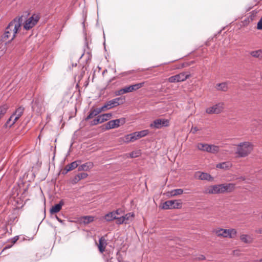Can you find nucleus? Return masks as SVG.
<instances>
[{
    "mask_svg": "<svg viewBox=\"0 0 262 262\" xmlns=\"http://www.w3.org/2000/svg\"><path fill=\"white\" fill-rule=\"evenodd\" d=\"M23 20V16H20L11 21L5 29L2 40L3 41H11L13 40L18 30L20 28Z\"/></svg>",
    "mask_w": 262,
    "mask_h": 262,
    "instance_id": "1",
    "label": "nucleus"
},
{
    "mask_svg": "<svg viewBox=\"0 0 262 262\" xmlns=\"http://www.w3.org/2000/svg\"><path fill=\"white\" fill-rule=\"evenodd\" d=\"M253 145L249 142H244L237 145L235 154L238 158L248 156L253 150Z\"/></svg>",
    "mask_w": 262,
    "mask_h": 262,
    "instance_id": "2",
    "label": "nucleus"
},
{
    "mask_svg": "<svg viewBox=\"0 0 262 262\" xmlns=\"http://www.w3.org/2000/svg\"><path fill=\"white\" fill-rule=\"evenodd\" d=\"M213 232L219 237H228L230 238H233L237 234V231L234 229H225L219 228L214 230Z\"/></svg>",
    "mask_w": 262,
    "mask_h": 262,
    "instance_id": "3",
    "label": "nucleus"
},
{
    "mask_svg": "<svg viewBox=\"0 0 262 262\" xmlns=\"http://www.w3.org/2000/svg\"><path fill=\"white\" fill-rule=\"evenodd\" d=\"M125 101V98L122 97H117L110 101H107L102 107L103 111H105L113 107H116L120 104H122Z\"/></svg>",
    "mask_w": 262,
    "mask_h": 262,
    "instance_id": "4",
    "label": "nucleus"
},
{
    "mask_svg": "<svg viewBox=\"0 0 262 262\" xmlns=\"http://www.w3.org/2000/svg\"><path fill=\"white\" fill-rule=\"evenodd\" d=\"M182 207L180 200H169L165 202L162 206L163 209H179Z\"/></svg>",
    "mask_w": 262,
    "mask_h": 262,
    "instance_id": "5",
    "label": "nucleus"
},
{
    "mask_svg": "<svg viewBox=\"0 0 262 262\" xmlns=\"http://www.w3.org/2000/svg\"><path fill=\"white\" fill-rule=\"evenodd\" d=\"M112 116L111 113H106L102 115H99L96 118L91 121L90 124L91 126L97 125L99 123H102L105 121L108 120Z\"/></svg>",
    "mask_w": 262,
    "mask_h": 262,
    "instance_id": "6",
    "label": "nucleus"
},
{
    "mask_svg": "<svg viewBox=\"0 0 262 262\" xmlns=\"http://www.w3.org/2000/svg\"><path fill=\"white\" fill-rule=\"evenodd\" d=\"M190 77V75L186 73H181L168 78V81L170 83L182 82L186 80Z\"/></svg>",
    "mask_w": 262,
    "mask_h": 262,
    "instance_id": "7",
    "label": "nucleus"
},
{
    "mask_svg": "<svg viewBox=\"0 0 262 262\" xmlns=\"http://www.w3.org/2000/svg\"><path fill=\"white\" fill-rule=\"evenodd\" d=\"M206 194L224 193L223 184L214 185L206 189L204 191Z\"/></svg>",
    "mask_w": 262,
    "mask_h": 262,
    "instance_id": "8",
    "label": "nucleus"
},
{
    "mask_svg": "<svg viewBox=\"0 0 262 262\" xmlns=\"http://www.w3.org/2000/svg\"><path fill=\"white\" fill-rule=\"evenodd\" d=\"M224 108V103L220 102L213 106L207 108L206 110V112L209 114H219L221 113Z\"/></svg>",
    "mask_w": 262,
    "mask_h": 262,
    "instance_id": "9",
    "label": "nucleus"
},
{
    "mask_svg": "<svg viewBox=\"0 0 262 262\" xmlns=\"http://www.w3.org/2000/svg\"><path fill=\"white\" fill-rule=\"evenodd\" d=\"M169 125V121L168 119H157L155 120L153 122L150 124V127L152 128H160L163 126H168Z\"/></svg>",
    "mask_w": 262,
    "mask_h": 262,
    "instance_id": "10",
    "label": "nucleus"
},
{
    "mask_svg": "<svg viewBox=\"0 0 262 262\" xmlns=\"http://www.w3.org/2000/svg\"><path fill=\"white\" fill-rule=\"evenodd\" d=\"M39 19V17L38 15L36 14L33 15L26 20L24 25V28L26 30H29L31 29L37 24Z\"/></svg>",
    "mask_w": 262,
    "mask_h": 262,
    "instance_id": "11",
    "label": "nucleus"
},
{
    "mask_svg": "<svg viewBox=\"0 0 262 262\" xmlns=\"http://www.w3.org/2000/svg\"><path fill=\"white\" fill-rule=\"evenodd\" d=\"M32 108L33 111L37 113L40 112L42 109V102L41 98H36L32 102Z\"/></svg>",
    "mask_w": 262,
    "mask_h": 262,
    "instance_id": "12",
    "label": "nucleus"
},
{
    "mask_svg": "<svg viewBox=\"0 0 262 262\" xmlns=\"http://www.w3.org/2000/svg\"><path fill=\"white\" fill-rule=\"evenodd\" d=\"M103 111V110L101 109V107L99 108H94V107H92L90 109V111L89 113V115L88 116L85 118V121H88L89 120H90L91 119H93L96 116H97L98 114H99L100 113H101Z\"/></svg>",
    "mask_w": 262,
    "mask_h": 262,
    "instance_id": "13",
    "label": "nucleus"
},
{
    "mask_svg": "<svg viewBox=\"0 0 262 262\" xmlns=\"http://www.w3.org/2000/svg\"><path fill=\"white\" fill-rule=\"evenodd\" d=\"M195 177L201 180L212 181L213 178L208 173L197 171L195 173Z\"/></svg>",
    "mask_w": 262,
    "mask_h": 262,
    "instance_id": "14",
    "label": "nucleus"
},
{
    "mask_svg": "<svg viewBox=\"0 0 262 262\" xmlns=\"http://www.w3.org/2000/svg\"><path fill=\"white\" fill-rule=\"evenodd\" d=\"M88 176V174L85 172L79 173L75 175V177L71 180V183L73 184H76L79 181L86 178Z\"/></svg>",
    "mask_w": 262,
    "mask_h": 262,
    "instance_id": "15",
    "label": "nucleus"
},
{
    "mask_svg": "<svg viewBox=\"0 0 262 262\" xmlns=\"http://www.w3.org/2000/svg\"><path fill=\"white\" fill-rule=\"evenodd\" d=\"M24 107L20 106L15 110V112L12 115H14V119L12 121V124H14L22 116L24 113Z\"/></svg>",
    "mask_w": 262,
    "mask_h": 262,
    "instance_id": "16",
    "label": "nucleus"
},
{
    "mask_svg": "<svg viewBox=\"0 0 262 262\" xmlns=\"http://www.w3.org/2000/svg\"><path fill=\"white\" fill-rule=\"evenodd\" d=\"M145 82H142L135 84L130 85L126 87L127 93L136 91L144 86Z\"/></svg>",
    "mask_w": 262,
    "mask_h": 262,
    "instance_id": "17",
    "label": "nucleus"
},
{
    "mask_svg": "<svg viewBox=\"0 0 262 262\" xmlns=\"http://www.w3.org/2000/svg\"><path fill=\"white\" fill-rule=\"evenodd\" d=\"M94 166L93 163L92 162H88L78 167V171H88L92 169Z\"/></svg>",
    "mask_w": 262,
    "mask_h": 262,
    "instance_id": "18",
    "label": "nucleus"
},
{
    "mask_svg": "<svg viewBox=\"0 0 262 262\" xmlns=\"http://www.w3.org/2000/svg\"><path fill=\"white\" fill-rule=\"evenodd\" d=\"M64 205V202L62 200L58 204H56L54 206H52L50 209V213L51 214H54L58 212L61 209L62 206Z\"/></svg>",
    "mask_w": 262,
    "mask_h": 262,
    "instance_id": "19",
    "label": "nucleus"
},
{
    "mask_svg": "<svg viewBox=\"0 0 262 262\" xmlns=\"http://www.w3.org/2000/svg\"><path fill=\"white\" fill-rule=\"evenodd\" d=\"M240 240L245 244H251L253 242V238L248 234H243L239 236Z\"/></svg>",
    "mask_w": 262,
    "mask_h": 262,
    "instance_id": "20",
    "label": "nucleus"
},
{
    "mask_svg": "<svg viewBox=\"0 0 262 262\" xmlns=\"http://www.w3.org/2000/svg\"><path fill=\"white\" fill-rule=\"evenodd\" d=\"M222 184L223 185L224 193L231 192L234 191L235 188V185L233 183H225Z\"/></svg>",
    "mask_w": 262,
    "mask_h": 262,
    "instance_id": "21",
    "label": "nucleus"
},
{
    "mask_svg": "<svg viewBox=\"0 0 262 262\" xmlns=\"http://www.w3.org/2000/svg\"><path fill=\"white\" fill-rule=\"evenodd\" d=\"M107 245V243L104 237H101L99 240L98 248L101 253H103L105 251V249Z\"/></svg>",
    "mask_w": 262,
    "mask_h": 262,
    "instance_id": "22",
    "label": "nucleus"
},
{
    "mask_svg": "<svg viewBox=\"0 0 262 262\" xmlns=\"http://www.w3.org/2000/svg\"><path fill=\"white\" fill-rule=\"evenodd\" d=\"M78 161H74L71 163L70 164L67 165L64 169V170L66 171V173L77 167L78 166Z\"/></svg>",
    "mask_w": 262,
    "mask_h": 262,
    "instance_id": "23",
    "label": "nucleus"
},
{
    "mask_svg": "<svg viewBox=\"0 0 262 262\" xmlns=\"http://www.w3.org/2000/svg\"><path fill=\"white\" fill-rule=\"evenodd\" d=\"M215 88L217 91L227 92L228 90L227 82H222L216 84Z\"/></svg>",
    "mask_w": 262,
    "mask_h": 262,
    "instance_id": "24",
    "label": "nucleus"
},
{
    "mask_svg": "<svg viewBox=\"0 0 262 262\" xmlns=\"http://www.w3.org/2000/svg\"><path fill=\"white\" fill-rule=\"evenodd\" d=\"M232 166V164L230 162H224L217 164L216 166V168L223 169L224 170L229 169Z\"/></svg>",
    "mask_w": 262,
    "mask_h": 262,
    "instance_id": "25",
    "label": "nucleus"
},
{
    "mask_svg": "<svg viewBox=\"0 0 262 262\" xmlns=\"http://www.w3.org/2000/svg\"><path fill=\"white\" fill-rule=\"evenodd\" d=\"M219 146L214 145L208 144V148L206 149V152L211 154H216L219 151Z\"/></svg>",
    "mask_w": 262,
    "mask_h": 262,
    "instance_id": "26",
    "label": "nucleus"
},
{
    "mask_svg": "<svg viewBox=\"0 0 262 262\" xmlns=\"http://www.w3.org/2000/svg\"><path fill=\"white\" fill-rule=\"evenodd\" d=\"M249 54L253 57L258 59L262 58V49L250 51Z\"/></svg>",
    "mask_w": 262,
    "mask_h": 262,
    "instance_id": "27",
    "label": "nucleus"
},
{
    "mask_svg": "<svg viewBox=\"0 0 262 262\" xmlns=\"http://www.w3.org/2000/svg\"><path fill=\"white\" fill-rule=\"evenodd\" d=\"M105 130H109L112 128H117L115 122L113 120H111L104 125Z\"/></svg>",
    "mask_w": 262,
    "mask_h": 262,
    "instance_id": "28",
    "label": "nucleus"
},
{
    "mask_svg": "<svg viewBox=\"0 0 262 262\" xmlns=\"http://www.w3.org/2000/svg\"><path fill=\"white\" fill-rule=\"evenodd\" d=\"M9 107V105L7 104L0 106V118L4 116Z\"/></svg>",
    "mask_w": 262,
    "mask_h": 262,
    "instance_id": "29",
    "label": "nucleus"
},
{
    "mask_svg": "<svg viewBox=\"0 0 262 262\" xmlns=\"http://www.w3.org/2000/svg\"><path fill=\"white\" fill-rule=\"evenodd\" d=\"M114 213L113 211L107 213L104 216V219L107 222H111L115 220L116 216L114 215Z\"/></svg>",
    "mask_w": 262,
    "mask_h": 262,
    "instance_id": "30",
    "label": "nucleus"
},
{
    "mask_svg": "<svg viewBox=\"0 0 262 262\" xmlns=\"http://www.w3.org/2000/svg\"><path fill=\"white\" fill-rule=\"evenodd\" d=\"M208 146V144L199 143L196 145V148L201 151H206Z\"/></svg>",
    "mask_w": 262,
    "mask_h": 262,
    "instance_id": "31",
    "label": "nucleus"
},
{
    "mask_svg": "<svg viewBox=\"0 0 262 262\" xmlns=\"http://www.w3.org/2000/svg\"><path fill=\"white\" fill-rule=\"evenodd\" d=\"M135 133L138 139L140 138L145 137L146 135H147L149 133V131L148 130L146 129L140 132H136Z\"/></svg>",
    "mask_w": 262,
    "mask_h": 262,
    "instance_id": "32",
    "label": "nucleus"
},
{
    "mask_svg": "<svg viewBox=\"0 0 262 262\" xmlns=\"http://www.w3.org/2000/svg\"><path fill=\"white\" fill-rule=\"evenodd\" d=\"M14 119V115H11L9 119L7 121L4 125V127H11L14 124H12V121Z\"/></svg>",
    "mask_w": 262,
    "mask_h": 262,
    "instance_id": "33",
    "label": "nucleus"
},
{
    "mask_svg": "<svg viewBox=\"0 0 262 262\" xmlns=\"http://www.w3.org/2000/svg\"><path fill=\"white\" fill-rule=\"evenodd\" d=\"M183 193V190L180 188L174 189L170 191V194L171 196H176L177 195L182 194Z\"/></svg>",
    "mask_w": 262,
    "mask_h": 262,
    "instance_id": "34",
    "label": "nucleus"
},
{
    "mask_svg": "<svg viewBox=\"0 0 262 262\" xmlns=\"http://www.w3.org/2000/svg\"><path fill=\"white\" fill-rule=\"evenodd\" d=\"M94 221V217L92 216H85L83 217V223L89 224Z\"/></svg>",
    "mask_w": 262,
    "mask_h": 262,
    "instance_id": "35",
    "label": "nucleus"
},
{
    "mask_svg": "<svg viewBox=\"0 0 262 262\" xmlns=\"http://www.w3.org/2000/svg\"><path fill=\"white\" fill-rule=\"evenodd\" d=\"M113 121L115 122L116 125L117 126V127H118L120 124H123L125 123V119L124 118H121V119H118L113 120Z\"/></svg>",
    "mask_w": 262,
    "mask_h": 262,
    "instance_id": "36",
    "label": "nucleus"
},
{
    "mask_svg": "<svg viewBox=\"0 0 262 262\" xmlns=\"http://www.w3.org/2000/svg\"><path fill=\"white\" fill-rule=\"evenodd\" d=\"M125 93H127L126 87H124L116 92L115 94L116 96H118L123 95Z\"/></svg>",
    "mask_w": 262,
    "mask_h": 262,
    "instance_id": "37",
    "label": "nucleus"
},
{
    "mask_svg": "<svg viewBox=\"0 0 262 262\" xmlns=\"http://www.w3.org/2000/svg\"><path fill=\"white\" fill-rule=\"evenodd\" d=\"M130 135V137H129V139H130V141L131 142H133L135 141H136L137 140H138V138L137 137V135H136V134L135 132L134 133H133L132 134H129Z\"/></svg>",
    "mask_w": 262,
    "mask_h": 262,
    "instance_id": "38",
    "label": "nucleus"
},
{
    "mask_svg": "<svg viewBox=\"0 0 262 262\" xmlns=\"http://www.w3.org/2000/svg\"><path fill=\"white\" fill-rule=\"evenodd\" d=\"M123 218H124V221H128L129 220L130 217H134V214L133 213H128L126 214L125 215L122 216Z\"/></svg>",
    "mask_w": 262,
    "mask_h": 262,
    "instance_id": "39",
    "label": "nucleus"
},
{
    "mask_svg": "<svg viewBox=\"0 0 262 262\" xmlns=\"http://www.w3.org/2000/svg\"><path fill=\"white\" fill-rule=\"evenodd\" d=\"M115 219L117 220L116 223L118 224H121L125 222L124 221V218H123L122 216L119 217H117L116 216V219Z\"/></svg>",
    "mask_w": 262,
    "mask_h": 262,
    "instance_id": "40",
    "label": "nucleus"
},
{
    "mask_svg": "<svg viewBox=\"0 0 262 262\" xmlns=\"http://www.w3.org/2000/svg\"><path fill=\"white\" fill-rule=\"evenodd\" d=\"M257 29L258 30H262V17L257 23Z\"/></svg>",
    "mask_w": 262,
    "mask_h": 262,
    "instance_id": "41",
    "label": "nucleus"
},
{
    "mask_svg": "<svg viewBox=\"0 0 262 262\" xmlns=\"http://www.w3.org/2000/svg\"><path fill=\"white\" fill-rule=\"evenodd\" d=\"M130 135L129 134H128L126 136H125L124 137V141L125 143H128L129 142H131L130 141Z\"/></svg>",
    "mask_w": 262,
    "mask_h": 262,
    "instance_id": "42",
    "label": "nucleus"
},
{
    "mask_svg": "<svg viewBox=\"0 0 262 262\" xmlns=\"http://www.w3.org/2000/svg\"><path fill=\"white\" fill-rule=\"evenodd\" d=\"M19 239L18 236H16L11 239V243L12 245L14 244Z\"/></svg>",
    "mask_w": 262,
    "mask_h": 262,
    "instance_id": "43",
    "label": "nucleus"
},
{
    "mask_svg": "<svg viewBox=\"0 0 262 262\" xmlns=\"http://www.w3.org/2000/svg\"><path fill=\"white\" fill-rule=\"evenodd\" d=\"M195 259L198 260H203L206 259V257L204 255H200L198 257H196Z\"/></svg>",
    "mask_w": 262,
    "mask_h": 262,
    "instance_id": "44",
    "label": "nucleus"
},
{
    "mask_svg": "<svg viewBox=\"0 0 262 262\" xmlns=\"http://www.w3.org/2000/svg\"><path fill=\"white\" fill-rule=\"evenodd\" d=\"M198 130H199V129L197 127H192L191 129V132L192 134H195Z\"/></svg>",
    "mask_w": 262,
    "mask_h": 262,
    "instance_id": "45",
    "label": "nucleus"
},
{
    "mask_svg": "<svg viewBox=\"0 0 262 262\" xmlns=\"http://www.w3.org/2000/svg\"><path fill=\"white\" fill-rule=\"evenodd\" d=\"M113 212V213H115L114 215L116 216V215H120L122 213V211L121 209H117L116 211Z\"/></svg>",
    "mask_w": 262,
    "mask_h": 262,
    "instance_id": "46",
    "label": "nucleus"
},
{
    "mask_svg": "<svg viewBox=\"0 0 262 262\" xmlns=\"http://www.w3.org/2000/svg\"><path fill=\"white\" fill-rule=\"evenodd\" d=\"M130 157L131 158H135L138 157V155H137V153L133 151L131 153H130Z\"/></svg>",
    "mask_w": 262,
    "mask_h": 262,
    "instance_id": "47",
    "label": "nucleus"
},
{
    "mask_svg": "<svg viewBox=\"0 0 262 262\" xmlns=\"http://www.w3.org/2000/svg\"><path fill=\"white\" fill-rule=\"evenodd\" d=\"M256 232L257 233L261 234L262 233V228L258 229L256 230Z\"/></svg>",
    "mask_w": 262,
    "mask_h": 262,
    "instance_id": "48",
    "label": "nucleus"
},
{
    "mask_svg": "<svg viewBox=\"0 0 262 262\" xmlns=\"http://www.w3.org/2000/svg\"><path fill=\"white\" fill-rule=\"evenodd\" d=\"M255 16V15L254 14H252L250 15V19L251 20L253 19L254 17Z\"/></svg>",
    "mask_w": 262,
    "mask_h": 262,
    "instance_id": "49",
    "label": "nucleus"
},
{
    "mask_svg": "<svg viewBox=\"0 0 262 262\" xmlns=\"http://www.w3.org/2000/svg\"><path fill=\"white\" fill-rule=\"evenodd\" d=\"M56 217L59 222H62V221L61 219H59L57 216Z\"/></svg>",
    "mask_w": 262,
    "mask_h": 262,
    "instance_id": "50",
    "label": "nucleus"
},
{
    "mask_svg": "<svg viewBox=\"0 0 262 262\" xmlns=\"http://www.w3.org/2000/svg\"><path fill=\"white\" fill-rule=\"evenodd\" d=\"M12 245H11V246H6V247L5 248V249H8V248H9L11 247H12Z\"/></svg>",
    "mask_w": 262,
    "mask_h": 262,
    "instance_id": "51",
    "label": "nucleus"
},
{
    "mask_svg": "<svg viewBox=\"0 0 262 262\" xmlns=\"http://www.w3.org/2000/svg\"><path fill=\"white\" fill-rule=\"evenodd\" d=\"M258 262H262V259H259Z\"/></svg>",
    "mask_w": 262,
    "mask_h": 262,
    "instance_id": "52",
    "label": "nucleus"
},
{
    "mask_svg": "<svg viewBox=\"0 0 262 262\" xmlns=\"http://www.w3.org/2000/svg\"><path fill=\"white\" fill-rule=\"evenodd\" d=\"M241 179H242L243 180H245V179L243 178H241Z\"/></svg>",
    "mask_w": 262,
    "mask_h": 262,
    "instance_id": "53",
    "label": "nucleus"
}]
</instances>
